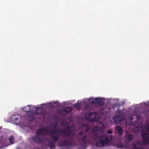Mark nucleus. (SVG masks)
<instances>
[{"label":"nucleus","instance_id":"1","mask_svg":"<svg viewBox=\"0 0 149 149\" xmlns=\"http://www.w3.org/2000/svg\"><path fill=\"white\" fill-rule=\"evenodd\" d=\"M83 128L85 130L84 132H81L79 133L78 141L79 143L83 145L79 147L80 149H86L87 141L86 139L87 136L84 134L85 132L88 133L90 131L88 136L89 137L93 138L94 136L97 139L98 141L96 142V146L97 147H101L108 143L113 139L111 135H107L105 134L99 136L96 133L98 132L100 129V127L97 126L93 128H91L87 124H84L82 125Z\"/></svg>","mask_w":149,"mask_h":149},{"label":"nucleus","instance_id":"2","mask_svg":"<svg viewBox=\"0 0 149 149\" xmlns=\"http://www.w3.org/2000/svg\"><path fill=\"white\" fill-rule=\"evenodd\" d=\"M36 135L33 136L32 139L34 142L37 143L42 144L45 141L44 138L39 136L47 134H48L54 142L58 139V137L57 136L56 132L55 131H52V129H48L45 128H42L36 130Z\"/></svg>","mask_w":149,"mask_h":149},{"label":"nucleus","instance_id":"3","mask_svg":"<svg viewBox=\"0 0 149 149\" xmlns=\"http://www.w3.org/2000/svg\"><path fill=\"white\" fill-rule=\"evenodd\" d=\"M68 127L66 129V130L67 131V133H66V130L64 129H60L58 130H55L54 129H52V131H55L57 134V136L58 137V139L56 142H54L53 141V140L52 139V141H49L47 143V146L50 149H52L54 148L55 147L54 143L58 141L60 139L59 136L61 135L62 136L65 135L68 137H69L71 136L72 137L74 134H72L71 133V132L72 130H71L69 129Z\"/></svg>","mask_w":149,"mask_h":149},{"label":"nucleus","instance_id":"4","mask_svg":"<svg viewBox=\"0 0 149 149\" xmlns=\"http://www.w3.org/2000/svg\"><path fill=\"white\" fill-rule=\"evenodd\" d=\"M72 138H71L70 140L68 139H63L59 141L58 143L59 146H61L71 147L74 144V142L73 141Z\"/></svg>","mask_w":149,"mask_h":149},{"label":"nucleus","instance_id":"5","mask_svg":"<svg viewBox=\"0 0 149 149\" xmlns=\"http://www.w3.org/2000/svg\"><path fill=\"white\" fill-rule=\"evenodd\" d=\"M33 113L36 115H40L42 116H45L46 112L44 108L35 107L33 109Z\"/></svg>","mask_w":149,"mask_h":149},{"label":"nucleus","instance_id":"6","mask_svg":"<svg viewBox=\"0 0 149 149\" xmlns=\"http://www.w3.org/2000/svg\"><path fill=\"white\" fill-rule=\"evenodd\" d=\"M131 121L130 122L129 125L131 126H133V127L132 128V130L136 133H138V132L140 131L141 127L139 124L137 123V121L135 122V123H133L132 120V118L131 117Z\"/></svg>","mask_w":149,"mask_h":149},{"label":"nucleus","instance_id":"7","mask_svg":"<svg viewBox=\"0 0 149 149\" xmlns=\"http://www.w3.org/2000/svg\"><path fill=\"white\" fill-rule=\"evenodd\" d=\"M91 103L92 104H98L99 107L102 108V109H104V102L103 100L101 98H96L93 99L92 101H91Z\"/></svg>","mask_w":149,"mask_h":149},{"label":"nucleus","instance_id":"8","mask_svg":"<svg viewBox=\"0 0 149 149\" xmlns=\"http://www.w3.org/2000/svg\"><path fill=\"white\" fill-rule=\"evenodd\" d=\"M113 119L115 123L119 124L125 120V117L123 114H117L113 117Z\"/></svg>","mask_w":149,"mask_h":149},{"label":"nucleus","instance_id":"9","mask_svg":"<svg viewBox=\"0 0 149 149\" xmlns=\"http://www.w3.org/2000/svg\"><path fill=\"white\" fill-rule=\"evenodd\" d=\"M143 141L144 143L147 144L149 143V134L142 131L141 134Z\"/></svg>","mask_w":149,"mask_h":149},{"label":"nucleus","instance_id":"10","mask_svg":"<svg viewBox=\"0 0 149 149\" xmlns=\"http://www.w3.org/2000/svg\"><path fill=\"white\" fill-rule=\"evenodd\" d=\"M97 113L92 112L90 113L88 116V118L90 122H96L98 120V118L97 117Z\"/></svg>","mask_w":149,"mask_h":149},{"label":"nucleus","instance_id":"11","mask_svg":"<svg viewBox=\"0 0 149 149\" xmlns=\"http://www.w3.org/2000/svg\"><path fill=\"white\" fill-rule=\"evenodd\" d=\"M11 120L12 121L17 124L19 123L21 120L20 116L17 114L13 115L11 116Z\"/></svg>","mask_w":149,"mask_h":149},{"label":"nucleus","instance_id":"12","mask_svg":"<svg viewBox=\"0 0 149 149\" xmlns=\"http://www.w3.org/2000/svg\"><path fill=\"white\" fill-rule=\"evenodd\" d=\"M117 106L118 107V109L117 111V113H120L125 109V107L123 105H120L118 103L114 104L113 105V107L114 109Z\"/></svg>","mask_w":149,"mask_h":149},{"label":"nucleus","instance_id":"13","mask_svg":"<svg viewBox=\"0 0 149 149\" xmlns=\"http://www.w3.org/2000/svg\"><path fill=\"white\" fill-rule=\"evenodd\" d=\"M72 111V109L71 107L70 106H66L62 110V112L65 113L66 114L70 113Z\"/></svg>","mask_w":149,"mask_h":149},{"label":"nucleus","instance_id":"14","mask_svg":"<svg viewBox=\"0 0 149 149\" xmlns=\"http://www.w3.org/2000/svg\"><path fill=\"white\" fill-rule=\"evenodd\" d=\"M115 128L119 134L121 135L123 133V130L122 128L120 127L117 125L116 126Z\"/></svg>","mask_w":149,"mask_h":149},{"label":"nucleus","instance_id":"15","mask_svg":"<svg viewBox=\"0 0 149 149\" xmlns=\"http://www.w3.org/2000/svg\"><path fill=\"white\" fill-rule=\"evenodd\" d=\"M125 137L129 142L132 141L133 139L132 135L128 133H126V134Z\"/></svg>","mask_w":149,"mask_h":149},{"label":"nucleus","instance_id":"16","mask_svg":"<svg viewBox=\"0 0 149 149\" xmlns=\"http://www.w3.org/2000/svg\"><path fill=\"white\" fill-rule=\"evenodd\" d=\"M31 105H27L26 107H24L22 108L23 110L26 112H29L31 111Z\"/></svg>","mask_w":149,"mask_h":149},{"label":"nucleus","instance_id":"17","mask_svg":"<svg viewBox=\"0 0 149 149\" xmlns=\"http://www.w3.org/2000/svg\"><path fill=\"white\" fill-rule=\"evenodd\" d=\"M59 105V103L57 102H52L51 103V105L52 106L55 107H58V106Z\"/></svg>","mask_w":149,"mask_h":149},{"label":"nucleus","instance_id":"18","mask_svg":"<svg viewBox=\"0 0 149 149\" xmlns=\"http://www.w3.org/2000/svg\"><path fill=\"white\" fill-rule=\"evenodd\" d=\"M133 146L132 149H143V147L142 146H141L138 147L136 146V144L135 143L133 144Z\"/></svg>","mask_w":149,"mask_h":149},{"label":"nucleus","instance_id":"19","mask_svg":"<svg viewBox=\"0 0 149 149\" xmlns=\"http://www.w3.org/2000/svg\"><path fill=\"white\" fill-rule=\"evenodd\" d=\"M74 106L77 109H79L81 107V104L80 103H77L74 104Z\"/></svg>","mask_w":149,"mask_h":149},{"label":"nucleus","instance_id":"20","mask_svg":"<svg viewBox=\"0 0 149 149\" xmlns=\"http://www.w3.org/2000/svg\"><path fill=\"white\" fill-rule=\"evenodd\" d=\"M9 141L11 144L13 143V141L14 140V137L13 136H11L9 138Z\"/></svg>","mask_w":149,"mask_h":149},{"label":"nucleus","instance_id":"21","mask_svg":"<svg viewBox=\"0 0 149 149\" xmlns=\"http://www.w3.org/2000/svg\"><path fill=\"white\" fill-rule=\"evenodd\" d=\"M116 146L118 148H122L123 147V145L122 143H119Z\"/></svg>","mask_w":149,"mask_h":149},{"label":"nucleus","instance_id":"22","mask_svg":"<svg viewBox=\"0 0 149 149\" xmlns=\"http://www.w3.org/2000/svg\"><path fill=\"white\" fill-rule=\"evenodd\" d=\"M113 130H108L107 131V133L108 134H111L112 133Z\"/></svg>","mask_w":149,"mask_h":149},{"label":"nucleus","instance_id":"23","mask_svg":"<svg viewBox=\"0 0 149 149\" xmlns=\"http://www.w3.org/2000/svg\"><path fill=\"white\" fill-rule=\"evenodd\" d=\"M146 130L149 132V124L147 126L146 128Z\"/></svg>","mask_w":149,"mask_h":149},{"label":"nucleus","instance_id":"24","mask_svg":"<svg viewBox=\"0 0 149 149\" xmlns=\"http://www.w3.org/2000/svg\"><path fill=\"white\" fill-rule=\"evenodd\" d=\"M137 145H138V146H140V142H139V141H138L137 143Z\"/></svg>","mask_w":149,"mask_h":149}]
</instances>
